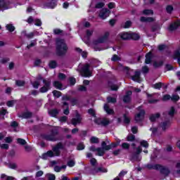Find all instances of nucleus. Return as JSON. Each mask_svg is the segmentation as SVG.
I'll return each instance as SVG.
<instances>
[{
  "mask_svg": "<svg viewBox=\"0 0 180 180\" xmlns=\"http://www.w3.org/2000/svg\"><path fill=\"white\" fill-rule=\"evenodd\" d=\"M175 113H176V111L175 110V108L174 107H171L169 110H168V115L169 116H170L171 117H172V116H174V115H175Z\"/></svg>",
  "mask_w": 180,
  "mask_h": 180,
  "instance_id": "obj_30",
  "label": "nucleus"
},
{
  "mask_svg": "<svg viewBox=\"0 0 180 180\" xmlns=\"http://www.w3.org/2000/svg\"><path fill=\"white\" fill-rule=\"evenodd\" d=\"M78 91H80V92H85V91H86V87L82 85L79 86Z\"/></svg>",
  "mask_w": 180,
  "mask_h": 180,
  "instance_id": "obj_58",
  "label": "nucleus"
},
{
  "mask_svg": "<svg viewBox=\"0 0 180 180\" xmlns=\"http://www.w3.org/2000/svg\"><path fill=\"white\" fill-rule=\"evenodd\" d=\"M143 14L150 15H153L154 12L153 11V10L146 9V10H143Z\"/></svg>",
  "mask_w": 180,
  "mask_h": 180,
  "instance_id": "obj_37",
  "label": "nucleus"
},
{
  "mask_svg": "<svg viewBox=\"0 0 180 180\" xmlns=\"http://www.w3.org/2000/svg\"><path fill=\"white\" fill-rule=\"evenodd\" d=\"M159 117L160 113L153 114L150 116V122H155Z\"/></svg>",
  "mask_w": 180,
  "mask_h": 180,
  "instance_id": "obj_26",
  "label": "nucleus"
},
{
  "mask_svg": "<svg viewBox=\"0 0 180 180\" xmlns=\"http://www.w3.org/2000/svg\"><path fill=\"white\" fill-rule=\"evenodd\" d=\"M152 57H153V53H151V52H149L148 53L146 54V60H145L146 64H150V63H151Z\"/></svg>",
  "mask_w": 180,
  "mask_h": 180,
  "instance_id": "obj_22",
  "label": "nucleus"
},
{
  "mask_svg": "<svg viewBox=\"0 0 180 180\" xmlns=\"http://www.w3.org/2000/svg\"><path fill=\"white\" fill-rule=\"evenodd\" d=\"M103 6H105V3L98 2L96 4L95 8H96L97 9H101V8H103Z\"/></svg>",
  "mask_w": 180,
  "mask_h": 180,
  "instance_id": "obj_39",
  "label": "nucleus"
},
{
  "mask_svg": "<svg viewBox=\"0 0 180 180\" xmlns=\"http://www.w3.org/2000/svg\"><path fill=\"white\" fill-rule=\"evenodd\" d=\"M15 84L17 86H23L25 85V82L21 80H16Z\"/></svg>",
  "mask_w": 180,
  "mask_h": 180,
  "instance_id": "obj_54",
  "label": "nucleus"
},
{
  "mask_svg": "<svg viewBox=\"0 0 180 180\" xmlns=\"http://www.w3.org/2000/svg\"><path fill=\"white\" fill-rule=\"evenodd\" d=\"M153 95L154 94H147L148 101L149 103H155L156 102H158V100H151V98H153Z\"/></svg>",
  "mask_w": 180,
  "mask_h": 180,
  "instance_id": "obj_33",
  "label": "nucleus"
},
{
  "mask_svg": "<svg viewBox=\"0 0 180 180\" xmlns=\"http://www.w3.org/2000/svg\"><path fill=\"white\" fill-rule=\"evenodd\" d=\"M90 141H91V143H99V139H98L95 136H93L90 139Z\"/></svg>",
  "mask_w": 180,
  "mask_h": 180,
  "instance_id": "obj_44",
  "label": "nucleus"
},
{
  "mask_svg": "<svg viewBox=\"0 0 180 180\" xmlns=\"http://www.w3.org/2000/svg\"><path fill=\"white\" fill-rule=\"evenodd\" d=\"M155 19L151 17H141V22H154Z\"/></svg>",
  "mask_w": 180,
  "mask_h": 180,
  "instance_id": "obj_23",
  "label": "nucleus"
},
{
  "mask_svg": "<svg viewBox=\"0 0 180 180\" xmlns=\"http://www.w3.org/2000/svg\"><path fill=\"white\" fill-rule=\"evenodd\" d=\"M68 51V46L64 39H58L56 40V52L58 56H64Z\"/></svg>",
  "mask_w": 180,
  "mask_h": 180,
  "instance_id": "obj_2",
  "label": "nucleus"
},
{
  "mask_svg": "<svg viewBox=\"0 0 180 180\" xmlns=\"http://www.w3.org/2000/svg\"><path fill=\"white\" fill-rule=\"evenodd\" d=\"M43 82L44 84V86L43 87H41L39 89V91L42 94H44V92H47V91H49V89H50V82H49L47 80H43Z\"/></svg>",
  "mask_w": 180,
  "mask_h": 180,
  "instance_id": "obj_10",
  "label": "nucleus"
},
{
  "mask_svg": "<svg viewBox=\"0 0 180 180\" xmlns=\"http://www.w3.org/2000/svg\"><path fill=\"white\" fill-rule=\"evenodd\" d=\"M104 110L107 115H113V113H115V111H113V109L109 107V104L104 105Z\"/></svg>",
  "mask_w": 180,
  "mask_h": 180,
  "instance_id": "obj_16",
  "label": "nucleus"
},
{
  "mask_svg": "<svg viewBox=\"0 0 180 180\" xmlns=\"http://www.w3.org/2000/svg\"><path fill=\"white\" fill-rule=\"evenodd\" d=\"M76 51L77 53H79V54L82 55L83 58H86V56H88V53H86V51H82V49H81L79 48H76Z\"/></svg>",
  "mask_w": 180,
  "mask_h": 180,
  "instance_id": "obj_24",
  "label": "nucleus"
},
{
  "mask_svg": "<svg viewBox=\"0 0 180 180\" xmlns=\"http://www.w3.org/2000/svg\"><path fill=\"white\" fill-rule=\"evenodd\" d=\"M75 165V160H70L68 162V166L72 167Z\"/></svg>",
  "mask_w": 180,
  "mask_h": 180,
  "instance_id": "obj_47",
  "label": "nucleus"
},
{
  "mask_svg": "<svg viewBox=\"0 0 180 180\" xmlns=\"http://www.w3.org/2000/svg\"><path fill=\"white\" fill-rule=\"evenodd\" d=\"M107 100L109 103H115L116 102V98L112 97H108Z\"/></svg>",
  "mask_w": 180,
  "mask_h": 180,
  "instance_id": "obj_52",
  "label": "nucleus"
},
{
  "mask_svg": "<svg viewBox=\"0 0 180 180\" xmlns=\"http://www.w3.org/2000/svg\"><path fill=\"white\" fill-rule=\"evenodd\" d=\"M65 168H67V166L65 165H63L62 167L55 166L54 171H56V172H60L61 169H65Z\"/></svg>",
  "mask_w": 180,
  "mask_h": 180,
  "instance_id": "obj_36",
  "label": "nucleus"
},
{
  "mask_svg": "<svg viewBox=\"0 0 180 180\" xmlns=\"http://www.w3.org/2000/svg\"><path fill=\"white\" fill-rule=\"evenodd\" d=\"M162 65V61H159V62H154L153 66L155 68H158V67H161Z\"/></svg>",
  "mask_w": 180,
  "mask_h": 180,
  "instance_id": "obj_50",
  "label": "nucleus"
},
{
  "mask_svg": "<svg viewBox=\"0 0 180 180\" xmlns=\"http://www.w3.org/2000/svg\"><path fill=\"white\" fill-rule=\"evenodd\" d=\"M169 121H167L161 124L160 127L162 128V130H165L166 129H168L169 127Z\"/></svg>",
  "mask_w": 180,
  "mask_h": 180,
  "instance_id": "obj_27",
  "label": "nucleus"
},
{
  "mask_svg": "<svg viewBox=\"0 0 180 180\" xmlns=\"http://www.w3.org/2000/svg\"><path fill=\"white\" fill-rule=\"evenodd\" d=\"M40 85V79H38L35 81L34 83H32V86L37 89L39 88V86Z\"/></svg>",
  "mask_w": 180,
  "mask_h": 180,
  "instance_id": "obj_42",
  "label": "nucleus"
},
{
  "mask_svg": "<svg viewBox=\"0 0 180 180\" xmlns=\"http://www.w3.org/2000/svg\"><path fill=\"white\" fill-rule=\"evenodd\" d=\"M120 144V140L117 139L115 143H112L110 145H108L105 147V150H111V148H115V147H117Z\"/></svg>",
  "mask_w": 180,
  "mask_h": 180,
  "instance_id": "obj_15",
  "label": "nucleus"
},
{
  "mask_svg": "<svg viewBox=\"0 0 180 180\" xmlns=\"http://www.w3.org/2000/svg\"><path fill=\"white\" fill-rule=\"evenodd\" d=\"M131 39L133 40H139L140 39V35L137 33L130 32Z\"/></svg>",
  "mask_w": 180,
  "mask_h": 180,
  "instance_id": "obj_31",
  "label": "nucleus"
},
{
  "mask_svg": "<svg viewBox=\"0 0 180 180\" xmlns=\"http://www.w3.org/2000/svg\"><path fill=\"white\" fill-rule=\"evenodd\" d=\"M130 26H131V22L127 21L124 23V25L122 26V27H124V29H129V27H130Z\"/></svg>",
  "mask_w": 180,
  "mask_h": 180,
  "instance_id": "obj_45",
  "label": "nucleus"
},
{
  "mask_svg": "<svg viewBox=\"0 0 180 180\" xmlns=\"http://www.w3.org/2000/svg\"><path fill=\"white\" fill-rule=\"evenodd\" d=\"M53 94L56 98H60L61 96V92L55 90L53 91Z\"/></svg>",
  "mask_w": 180,
  "mask_h": 180,
  "instance_id": "obj_49",
  "label": "nucleus"
},
{
  "mask_svg": "<svg viewBox=\"0 0 180 180\" xmlns=\"http://www.w3.org/2000/svg\"><path fill=\"white\" fill-rule=\"evenodd\" d=\"M45 139L48 140L49 141H56V140H57L54 135H46L45 136Z\"/></svg>",
  "mask_w": 180,
  "mask_h": 180,
  "instance_id": "obj_32",
  "label": "nucleus"
},
{
  "mask_svg": "<svg viewBox=\"0 0 180 180\" xmlns=\"http://www.w3.org/2000/svg\"><path fill=\"white\" fill-rule=\"evenodd\" d=\"M109 37V32H105L102 37H100L97 40L94 41V44H101V43H105V40H108Z\"/></svg>",
  "mask_w": 180,
  "mask_h": 180,
  "instance_id": "obj_9",
  "label": "nucleus"
},
{
  "mask_svg": "<svg viewBox=\"0 0 180 180\" xmlns=\"http://www.w3.org/2000/svg\"><path fill=\"white\" fill-rule=\"evenodd\" d=\"M153 88L155 89H161V88H167V85L163 83L159 82L153 85Z\"/></svg>",
  "mask_w": 180,
  "mask_h": 180,
  "instance_id": "obj_18",
  "label": "nucleus"
},
{
  "mask_svg": "<svg viewBox=\"0 0 180 180\" xmlns=\"http://www.w3.org/2000/svg\"><path fill=\"white\" fill-rule=\"evenodd\" d=\"M172 101L176 102V101H179V96L178 95H172L171 97Z\"/></svg>",
  "mask_w": 180,
  "mask_h": 180,
  "instance_id": "obj_56",
  "label": "nucleus"
},
{
  "mask_svg": "<svg viewBox=\"0 0 180 180\" xmlns=\"http://www.w3.org/2000/svg\"><path fill=\"white\" fill-rule=\"evenodd\" d=\"M79 72L82 77H92V68H91L89 64L84 65Z\"/></svg>",
  "mask_w": 180,
  "mask_h": 180,
  "instance_id": "obj_3",
  "label": "nucleus"
},
{
  "mask_svg": "<svg viewBox=\"0 0 180 180\" xmlns=\"http://www.w3.org/2000/svg\"><path fill=\"white\" fill-rule=\"evenodd\" d=\"M69 82L70 85H75V82H77V80L74 77H70Z\"/></svg>",
  "mask_w": 180,
  "mask_h": 180,
  "instance_id": "obj_51",
  "label": "nucleus"
},
{
  "mask_svg": "<svg viewBox=\"0 0 180 180\" xmlns=\"http://www.w3.org/2000/svg\"><path fill=\"white\" fill-rule=\"evenodd\" d=\"M109 15H110V11H109L108 8H103L100 11L98 16L101 19L104 20L106 19V18H108Z\"/></svg>",
  "mask_w": 180,
  "mask_h": 180,
  "instance_id": "obj_7",
  "label": "nucleus"
},
{
  "mask_svg": "<svg viewBox=\"0 0 180 180\" xmlns=\"http://www.w3.org/2000/svg\"><path fill=\"white\" fill-rule=\"evenodd\" d=\"M119 36L122 39V40H130V39H131V34H130V32H121L119 34Z\"/></svg>",
  "mask_w": 180,
  "mask_h": 180,
  "instance_id": "obj_11",
  "label": "nucleus"
},
{
  "mask_svg": "<svg viewBox=\"0 0 180 180\" xmlns=\"http://www.w3.org/2000/svg\"><path fill=\"white\" fill-rule=\"evenodd\" d=\"M49 113L53 117H56V116H57V115H58V110H57L56 109L51 110L49 111Z\"/></svg>",
  "mask_w": 180,
  "mask_h": 180,
  "instance_id": "obj_34",
  "label": "nucleus"
},
{
  "mask_svg": "<svg viewBox=\"0 0 180 180\" xmlns=\"http://www.w3.org/2000/svg\"><path fill=\"white\" fill-rule=\"evenodd\" d=\"M90 162H91V165H93V167L96 166V165L98 164V163L96 162V159H95V158H91V159L90 160Z\"/></svg>",
  "mask_w": 180,
  "mask_h": 180,
  "instance_id": "obj_62",
  "label": "nucleus"
},
{
  "mask_svg": "<svg viewBox=\"0 0 180 180\" xmlns=\"http://www.w3.org/2000/svg\"><path fill=\"white\" fill-rule=\"evenodd\" d=\"M8 168H11V169H16L18 168V165L16 163H10L8 165Z\"/></svg>",
  "mask_w": 180,
  "mask_h": 180,
  "instance_id": "obj_46",
  "label": "nucleus"
},
{
  "mask_svg": "<svg viewBox=\"0 0 180 180\" xmlns=\"http://www.w3.org/2000/svg\"><path fill=\"white\" fill-rule=\"evenodd\" d=\"M141 147L139 146L136 148L132 154V159L135 161H141V157H140V153H141Z\"/></svg>",
  "mask_w": 180,
  "mask_h": 180,
  "instance_id": "obj_5",
  "label": "nucleus"
},
{
  "mask_svg": "<svg viewBox=\"0 0 180 180\" xmlns=\"http://www.w3.org/2000/svg\"><path fill=\"white\" fill-rule=\"evenodd\" d=\"M35 26H41V21L39 19H36L34 20Z\"/></svg>",
  "mask_w": 180,
  "mask_h": 180,
  "instance_id": "obj_59",
  "label": "nucleus"
},
{
  "mask_svg": "<svg viewBox=\"0 0 180 180\" xmlns=\"http://www.w3.org/2000/svg\"><path fill=\"white\" fill-rule=\"evenodd\" d=\"M58 79H60L61 81H63V79H65V75L63 73H59L58 75Z\"/></svg>",
  "mask_w": 180,
  "mask_h": 180,
  "instance_id": "obj_60",
  "label": "nucleus"
},
{
  "mask_svg": "<svg viewBox=\"0 0 180 180\" xmlns=\"http://www.w3.org/2000/svg\"><path fill=\"white\" fill-rule=\"evenodd\" d=\"M64 145L61 143H58L53 148V151L49 150L47 153H44L42 155L43 160H47V158H51V157H58L60 155V150H64Z\"/></svg>",
  "mask_w": 180,
  "mask_h": 180,
  "instance_id": "obj_1",
  "label": "nucleus"
},
{
  "mask_svg": "<svg viewBox=\"0 0 180 180\" xmlns=\"http://www.w3.org/2000/svg\"><path fill=\"white\" fill-rule=\"evenodd\" d=\"M175 57L177 58V61L180 65V53L179 51H176L174 53Z\"/></svg>",
  "mask_w": 180,
  "mask_h": 180,
  "instance_id": "obj_53",
  "label": "nucleus"
},
{
  "mask_svg": "<svg viewBox=\"0 0 180 180\" xmlns=\"http://www.w3.org/2000/svg\"><path fill=\"white\" fill-rule=\"evenodd\" d=\"M20 117H22L23 119H29V117H32V112H26L22 114V115H19Z\"/></svg>",
  "mask_w": 180,
  "mask_h": 180,
  "instance_id": "obj_28",
  "label": "nucleus"
},
{
  "mask_svg": "<svg viewBox=\"0 0 180 180\" xmlns=\"http://www.w3.org/2000/svg\"><path fill=\"white\" fill-rule=\"evenodd\" d=\"M6 29L8 30V32H14L15 26H13L12 24H8L6 25Z\"/></svg>",
  "mask_w": 180,
  "mask_h": 180,
  "instance_id": "obj_35",
  "label": "nucleus"
},
{
  "mask_svg": "<svg viewBox=\"0 0 180 180\" xmlns=\"http://www.w3.org/2000/svg\"><path fill=\"white\" fill-rule=\"evenodd\" d=\"M98 172H108V169L103 167H97L91 170V174H93V175H95V174H98Z\"/></svg>",
  "mask_w": 180,
  "mask_h": 180,
  "instance_id": "obj_14",
  "label": "nucleus"
},
{
  "mask_svg": "<svg viewBox=\"0 0 180 180\" xmlns=\"http://www.w3.org/2000/svg\"><path fill=\"white\" fill-rule=\"evenodd\" d=\"M17 143H18V144H21V146H25V144H26V141L25 139H18Z\"/></svg>",
  "mask_w": 180,
  "mask_h": 180,
  "instance_id": "obj_48",
  "label": "nucleus"
},
{
  "mask_svg": "<svg viewBox=\"0 0 180 180\" xmlns=\"http://www.w3.org/2000/svg\"><path fill=\"white\" fill-rule=\"evenodd\" d=\"M97 155L102 157L105 154V149L103 148H98L96 149Z\"/></svg>",
  "mask_w": 180,
  "mask_h": 180,
  "instance_id": "obj_29",
  "label": "nucleus"
},
{
  "mask_svg": "<svg viewBox=\"0 0 180 180\" xmlns=\"http://www.w3.org/2000/svg\"><path fill=\"white\" fill-rule=\"evenodd\" d=\"M126 174H127V172L126 171H122L119 175L118 177H120L121 179H123V176H124L126 175Z\"/></svg>",
  "mask_w": 180,
  "mask_h": 180,
  "instance_id": "obj_57",
  "label": "nucleus"
},
{
  "mask_svg": "<svg viewBox=\"0 0 180 180\" xmlns=\"http://www.w3.org/2000/svg\"><path fill=\"white\" fill-rule=\"evenodd\" d=\"M179 26H180V20L174 23L171 24L170 26L169 27V30H175V29H178Z\"/></svg>",
  "mask_w": 180,
  "mask_h": 180,
  "instance_id": "obj_17",
  "label": "nucleus"
},
{
  "mask_svg": "<svg viewBox=\"0 0 180 180\" xmlns=\"http://www.w3.org/2000/svg\"><path fill=\"white\" fill-rule=\"evenodd\" d=\"M122 147L123 148H124L125 150H128V148H130V145H129V143H123L122 144Z\"/></svg>",
  "mask_w": 180,
  "mask_h": 180,
  "instance_id": "obj_61",
  "label": "nucleus"
},
{
  "mask_svg": "<svg viewBox=\"0 0 180 180\" xmlns=\"http://www.w3.org/2000/svg\"><path fill=\"white\" fill-rule=\"evenodd\" d=\"M149 168H153V169H160L162 174H164V175H168L169 174V169L168 168H165L160 165H155L152 167H149Z\"/></svg>",
  "mask_w": 180,
  "mask_h": 180,
  "instance_id": "obj_6",
  "label": "nucleus"
},
{
  "mask_svg": "<svg viewBox=\"0 0 180 180\" xmlns=\"http://www.w3.org/2000/svg\"><path fill=\"white\" fill-rule=\"evenodd\" d=\"M53 86H55V88H56V89H65V88L63 86V84H61V82L58 81L54 82Z\"/></svg>",
  "mask_w": 180,
  "mask_h": 180,
  "instance_id": "obj_20",
  "label": "nucleus"
},
{
  "mask_svg": "<svg viewBox=\"0 0 180 180\" xmlns=\"http://www.w3.org/2000/svg\"><path fill=\"white\" fill-rule=\"evenodd\" d=\"M94 123L100 126H108L110 123V120L106 117H98L94 120Z\"/></svg>",
  "mask_w": 180,
  "mask_h": 180,
  "instance_id": "obj_4",
  "label": "nucleus"
},
{
  "mask_svg": "<svg viewBox=\"0 0 180 180\" xmlns=\"http://www.w3.org/2000/svg\"><path fill=\"white\" fill-rule=\"evenodd\" d=\"M134 140V135L130 134L127 136L128 141H133Z\"/></svg>",
  "mask_w": 180,
  "mask_h": 180,
  "instance_id": "obj_64",
  "label": "nucleus"
},
{
  "mask_svg": "<svg viewBox=\"0 0 180 180\" xmlns=\"http://www.w3.org/2000/svg\"><path fill=\"white\" fill-rule=\"evenodd\" d=\"M1 179H4V180H13V179H15L13 176H8L6 174H1Z\"/></svg>",
  "mask_w": 180,
  "mask_h": 180,
  "instance_id": "obj_38",
  "label": "nucleus"
},
{
  "mask_svg": "<svg viewBox=\"0 0 180 180\" xmlns=\"http://www.w3.org/2000/svg\"><path fill=\"white\" fill-rule=\"evenodd\" d=\"M46 178L49 180H56V176L53 174H46Z\"/></svg>",
  "mask_w": 180,
  "mask_h": 180,
  "instance_id": "obj_41",
  "label": "nucleus"
},
{
  "mask_svg": "<svg viewBox=\"0 0 180 180\" xmlns=\"http://www.w3.org/2000/svg\"><path fill=\"white\" fill-rule=\"evenodd\" d=\"M131 79L135 82H141V77H140V72H135L134 75L131 76Z\"/></svg>",
  "mask_w": 180,
  "mask_h": 180,
  "instance_id": "obj_13",
  "label": "nucleus"
},
{
  "mask_svg": "<svg viewBox=\"0 0 180 180\" xmlns=\"http://www.w3.org/2000/svg\"><path fill=\"white\" fill-rule=\"evenodd\" d=\"M4 141H6V143H12V141H13V139H12V137L8 136L4 139Z\"/></svg>",
  "mask_w": 180,
  "mask_h": 180,
  "instance_id": "obj_63",
  "label": "nucleus"
},
{
  "mask_svg": "<svg viewBox=\"0 0 180 180\" xmlns=\"http://www.w3.org/2000/svg\"><path fill=\"white\" fill-rule=\"evenodd\" d=\"M9 6H8V4H6L4 1H0V9L2 11L5 9H9Z\"/></svg>",
  "mask_w": 180,
  "mask_h": 180,
  "instance_id": "obj_21",
  "label": "nucleus"
},
{
  "mask_svg": "<svg viewBox=\"0 0 180 180\" xmlns=\"http://www.w3.org/2000/svg\"><path fill=\"white\" fill-rule=\"evenodd\" d=\"M132 94L133 93L131 92V91H127L126 95L124 96V99H123L124 102L125 103L129 102L131 99L130 96H131Z\"/></svg>",
  "mask_w": 180,
  "mask_h": 180,
  "instance_id": "obj_19",
  "label": "nucleus"
},
{
  "mask_svg": "<svg viewBox=\"0 0 180 180\" xmlns=\"http://www.w3.org/2000/svg\"><path fill=\"white\" fill-rule=\"evenodd\" d=\"M81 120H82V118H81L79 114H77L76 117L72 119V124H73V126H77V124L81 123Z\"/></svg>",
  "mask_w": 180,
  "mask_h": 180,
  "instance_id": "obj_12",
  "label": "nucleus"
},
{
  "mask_svg": "<svg viewBox=\"0 0 180 180\" xmlns=\"http://www.w3.org/2000/svg\"><path fill=\"white\" fill-rule=\"evenodd\" d=\"M141 147H144L145 148H148V143L147 141H141Z\"/></svg>",
  "mask_w": 180,
  "mask_h": 180,
  "instance_id": "obj_43",
  "label": "nucleus"
},
{
  "mask_svg": "<svg viewBox=\"0 0 180 180\" xmlns=\"http://www.w3.org/2000/svg\"><path fill=\"white\" fill-rule=\"evenodd\" d=\"M46 6L48 8H50L51 9H53V8H56L57 6V1L56 0H52L51 3H48Z\"/></svg>",
  "mask_w": 180,
  "mask_h": 180,
  "instance_id": "obj_25",
  "label": "nucleus"
},
{
  "mask_svg": "<svg viewBox=\"0 0 180 180\" xmlns=\"http://www.w3.org/2000/svg\"><path fill=\"white\" fill-rule=\"evenodd\" d=\"M139 112H138L135 116L136 122H141V120L144 119V115L146 114V112L141 108V107H139Z\"/></svg>",
  "mask_w": 180,
  "mask_h": 180,
  "instance_id": "obj_8",
  "label": "nucleus"
},
{
  "mask_svg": "<svg viewBox=\"0 0 180 180\" xmlns=\"http://www.w3.org/2000/svg\"><path fill=\"white\" fill-rule=\"evenodd\" d=\"M49 67L50 68H56L57 67V63L56 61H51L49 63Z\"/></svg>",
  "mask_w": 180,
  "mask_h": 180,
  "instance_id": "obj_55",
  "label": "nucleus"
},
{
  "mask_svg": "<svg viewBox=\"0 0 180 180\" xmlns=\"http://www.w3.org/2000/svg\"><path fill=\"white\" fill-rule=\"evenodd\" d=\"M63 106H66V109L64 110V115H68L70 113V110H68V104L67 103H63Z\"/></svg>",
  "mask_w": 180,
  "mask_h": 180,
  "instance_id": "obj_40",
  "label": "nucleus"
}]
</instances>
